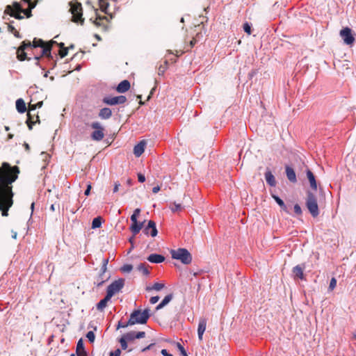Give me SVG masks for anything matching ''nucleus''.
I'll use <instances>...</instances> for the list:
<instances>
[{
  "label": "nucleus",
  "instance_id": "13d9d810",
  "mask_svg": "<svg viewBox=\"0 0 356 356\" xmlns=\"http://www.w3.org/2000/svg\"><path fill=\"white\" fill-rule=\"evenodd\" d=\"M197 42V40L193 38L191 41H190V48H193L194 47V45L196 44Z\"/></svg>",
  "mask_w": 356,
  "mask_h": 356
},
{
  "label": "nucleus",
  "instance_id": "603ef678",
  "mask_svg": "<svg viewBox=\"0 0 356 356\" xmlns=\"http://www.w3.org/2000/svg\"><path fill=\"white\" fill-rule=\"evenodd\" d=\"M159 296H153L149 299V302L151 304L154 305V304L156 303L159 301Z\"/></svg>",
  "mask_w": 356,
  "mask_h": 356
},
{
  "label": "nucleus",
  "instance_id": "2f4dec72",
  "mask_svg": "<svg viewBox=\"0 0 356 356\" xmlns=\"http://www.w3.org/2000/svg\"><path fill=\"white\" fill-rule=\"evenodd\" d=\"M103 219L101 216L95 218L92 222V228L96 229L101 227Z\"/></svg>",
  "mask_w": 356,
  "mask_h": 356
},
{
  "label": "nucleus",
  "instance_id": "f3484780",
  "mask_svg": "<svg viewBox=\"0 0 356 356\" xmlns=\"http://www.w3.org/2000/svg\"><path fill=\"white\" fill-rule=\"evenodd\" d=\"M207 327V319L204 318H201L199 321L198 328H197V334L198 338L200 341L202 340V336L204 332H205Z\"/></svg>",
  "mask_w": 356,
  "mask_h": 356
},
{
  "label": "nucleus",
  "instance_id": "1a4fd4ad",
  "mask_svg": "<svg viewBox=\"0 0 356 356\" xmlns=\"http://www.w3.org/2000/svg\"><path fill=\"white\" fill-rule=\"evenodd\" d=\"M124 285V279H118L113 282L110 285L108 286L106 289V294L110 297H113L115 293H118Z\"/></svg>",
  "mask_w": 356,
  "mask_h": 356
},
{
  "label": "nucleus",
  "instance_id": "e433bc0d",
  "mask_svg": "<svg viewBox=\"0 0 356 356\" xmlns=\"http://www.w3.org/2000/svg\"><path fill=\"white\" fill-rule=\"evenodd\" d=\"M170 209L172 212H178L183 209V207L181 204H177L175 202L170 206Z\"/></svg>",
  "mask_w": 356,
  "mask_h": 356
},
{
  "label": "nucleus",
  "instance_id": "5fc2aeb1",
  "mask_svg": "<svg viewBox=\"0 0 356 356\" xmlns=\"http://www.w3.org/2000/svg\"><path fill=\"white\" fill-rule=\"evenodd\" d=\"M120 186V184L119 182H115L113 188V193H117L119 191V187Z\"/></svg>",
  "mask_w": 356,
  "mask_h": 356
},
{
  "label": "nucleus",
  "instance_id": "f8f14e48",
  "mask_svg": "<svg viewBox=\"0 0 356 356\" xmlns=\"http://www.w3.org/2000/svg\"><path fill=\"white\" fill-rule=\"evenodd\" d=\"M131 220L132 222V224L129 229L132 232L134 235H136L142 229L143 226V222H138L137 217H136L135 215H131Z\"/></svg>",
  "mask_w": 356,
  "mask_h": 356
},
{
  "label": "nucleus",
  "instance_id": "37998d69",
  "mask_svg": "<svg viewBox=\"0 0 356 356\" xmlns=\"http://www.w3.org/2000/svg\"><path fill=\"white\" fill-rule=\"evenodd\" d=\"M68 53V48L63 47V49H60L59 51V55L61 58H64L67 55Z\"/></svg>",
  "mask_w": 356,
  "mask_h": 356
},
{
  "label": "nucleus",
  "instance_id": "b1692460",
  "mask_svg": "<svg viewBox=\"0 0 356 356\" xmlns=\"http://www.w3.org/2000/svg\"><path fill=\"white\" fill-rule=\"evenodd\" d=\"M265 179L267 184L270 186H275L276 185V180L274 175L270 170H267L265 173Z\"/></svg>",
  "mask_w": 356,
  "mask_h": 356
},
{
  "label": "nucleus",
  "instance_id": "4468645a",
  "mask_svg": "<svg viewBox=\"0 0 356 356\" xmlns=\"http://www.w3.org/2000/svg\"><path fill=\"white\" fill-rule=\"evenodd\" d=\"M305 268V264H302L300 265H297L295 267H293L292 272L296 277L299 278L300 280H305V275L303 273Z\"/></svg>",
  "mask_w": 356,
  "mask_h": 356
},
{
  "label": "nucleus",
  "instance_id": "052dcab7",
  "mask_svg": "<svg viewBox=\"0 0 356 356\" xmlns=\"http://www.w3.org/2000/svg\"><path fill=\"white\" fill-rule=\"evenodd\" d=\"M140 213V209H136L134 211V213L132 215H135L136 217H138L139 216Z\"/></svg>",
  "mask_w": 356,
  "mask_h": 356
},
{
  "label": "nucleus",
  "instance_id": "72a5a7b5",
  "mask_svg": "<svg viewBox=\"0 0 356 356\" xmlns=\"http://www.w3.org/2000/svg\"><path fill=\"white\" fill-rule=\"evenodd\" d=\"M137 269L138 271L141 272L145 275H148L149 274V271L147 269V266L144 264H140L137 266Z\"/></svg>",
  "mask_w": 356,
  "mask_h": 356
},
{
  "label": "nucleus",
  "instance_id": "a211bd4d",
  "mask_svg": "<svg viewBox=\"0 0 356 356\" xmlns=\"http://www.w3.org/2000/svg\"><path fill=\"white\" fill-rule=\"evenodd\" d=\"M285 170L288 179L292 183H296L297 181V179L294 170L291 167L286 165Z\"/></svg>",
  "mask_w": 356,
  "mask_h": 356
},
{
  "label": "nucleus",
  "instance_id": "3c124183",
  "mask_svg": "<svg viewBox=\"0 0 356 356\" xmlns=\"http://www.w3.org/2000/svg\"><path fill=\"white\" fill-rule=\"evenodd\" d=\"M145 337V332L143 331L136 332V337L137 339L144 338Z\"/></svg>",
  "mask_w": 356,
  "mask_h": 356
},
{
  "label": "nucleus",
  "instance_id": "49530a36",
  "mask_svg": "<svg viewBox=\"0 0 356 356\" xmlns=\"http://www.w3.org/2000/svg\"><path fill=\"white\" fill-rule=\"evenodd\" d=\"M129 325H133L132 324L129 323V321L127 323H122V322L120 321L118 324L117 329H119L121 327L122 328L127 327Z\"/></svg>",
  "mask_w": 356,
  "mask_h": 356
},
{
  "label": "nucleus",
  "instance_id": "f257e3e1",
  "mask_svg": "<svg viewBox=\"0 0 356 356\" xmlns=\"http://www.w3.org/2000/svg\"><path fill=\"white\" fill-rule=\"evenodd\" d=\"M20 169L8 162L0 165V211L3 216H8V210L13 204V183L18 178Z\"/></svg>",
  "mask_w": 356,
  "mask_h": 356
},
{
  "label": "nucleus",
  "instance_id": "393cba45",
  "mask_svg": "<svg viewBox=\"0 0 356 356\" xmlns=\"http://www.w3.org/2000/svg\"><path fill=\"white\" fill-rule=\"evenodd\" d=\"M76 352L78 356H86V352L85 351L83 340L81 339H79L77 343Z\"/></svg>",
  "mask_w": 356,
  "mask_h": 356
},
{
  "label": "nucleus",
  "instance_id": "09e8293b",
  "mask_svg": "<svg viewBox=\"0 0 356 356\" xmlns=\"http://www.w3.org/2000/svg\"><path fill=\"white\" fill-rule=\"evenodd\" d=\"M120 355H121V350L119 348H118L115 351H112L109 353V356H120Z\"/></svg>",
  "mask_w": 356,
  "mask_h": 356
},
{
  "label": "nucleus",
  "instance_id": "0e129e2a",
  "mask_svg": "<svg viewBox=\"0 0 356 356\" xmlns=\"http://www.w3.org/2000/svg\"><path fill=\"white\" fill-rule=\"evenodd\" d=\"M42 104H43V102L42 101L38 102V103L35 104L37 108L42 107Z\"/></svg>",
  "mask_w": 356,
  "mask_h": 356
},
{
  "label": "nucleus",
  "instance_id": "9b49d317",
  "mask_svg": "<svg viewBox=\"0 0 356 356\" xmlns=\"http://www.w3.org/2000/svg\"><path fill=\"white\" fill-rule=\"evenodd\" d=\"M127 101V98L125 96L120 95L117 97H105L102 102L110 106L117 105V104H122L125 103Z\"/></svg>",
  "mask_w": 356,
  "mask_h": 356
},
{
  "label": "nucleus",
  "instance_id": "2eb2a0df",
  "mask_svg": "<svg viewBox=\"0 0 356 356\" xmlns=\"http://www.w3.org/2000/svg\"><path fill=\"white\" fill-rule=\"evenodd\" d=\"M147 142L145 140H140L134 147V154L136 157L140 156L145 151Z\"/></svg>",
  "mask_w": 356,
  "mask_h": 356
},
{
  "label": "nucleus",
  "instance_id": "6ab92c4d",
  "mask_svg": "<svg viewBox=\"0 0 356 356\" xmlns=\"http://www.w3.org/2000/svg\"><path fill=\"white\" fill-rule=\"evenodd\" d=\"M130 83L128 80H124L121 81L117 86V91L120 93L128 91L130 88Z\"/></svg>",
  "mask_w": 356,
  "mask_h": 356
},
{
  "label": "nucleus",
  "instance_id": "5701e85b",
  "mask_svg": "<svg viewBox=\"0 0 356 356\" xmlns=\"http://www.w3.org/2000/svg\"><path fill=\"white\" fill-rule=\"evenodd\" d=\"M111 115L112 111L109 108H103L99 112V117L103 120L108 119Z\"/></svg>",
  "mask_w": 356,
  "mask_h": 356
},
{
  "label": "nucleus",
  "instance_id": "79ce46f5",
  "mask_svg": "<svg viewBox=\"0 0 356 356\" xmlns=\"http://www.w3.org/2000/svg\"><path fill=\"white\" fill-rule=\"evenodd\" d=\"M177 346L180 351L181 356H188L186 351L185 350L184 348L181 345V343H177Z\"/></svg>",
  "mask_w": 356,
  "mask_h": 356
},
{
  "label": "nucleus",
  "instance_id": "473e14b6",
  "mask_svg": "<svg viewBox=\"0 0 356 356\" xmlns=\"http://www.w3.org/2000/svg\"><path fill=\"white\" fill-rule=\"evenodd\" d=\"M95 14H96V18L93 21V23L97 27L101 26L103 24V21L107 20V18H106V17H100V16L97 15V13Z\"/></svg>",
  "mask_w": 356,
  "mask_h": 356
},
{
  "label": "nucleus",
  "instance_id": "c03bdc74",
  "mask_svg": "<svg viewBox=\"0 0 356 356\" xmlns=\"http://www.w3.org/2000/svg\"><path fill=\"white\" fill-rule=\"evenodd\" d=\"M243 30L248 35L251 34V27H250V25L248 22H246L243 24Z\"/></svg>",
  "mask_w": 356,
  "mask_h": 356
},
{
  "label": "nucleus",
  "instance_id": "c85d7f7f",
  "mask_svg": "<svg viewBox=\"0 0 356 356\" xmlns=\"http://www.w3.org/2000/svg\"><path fill=\"white\" fill-rule=\"evenodd\" d=\"M164 287H165L164 284L156 282L152 286H147L145 288V290L147 291H150L152 290L159 291H161V289H163Z\"/></svg>",
  "mask_w": 356,
  "mask_h": 356
},
{
  "label": "nucleus",
  "instance_id": "8fccbe9b",
  "mask_svg": "<svg viewBox=\"0 0 356 356\" xmlns=\"http://www.w3.org/2000/svg\"><path fill=\"white\" fill-rule=\"evenodd\" d=\"M37 108L35 104L32 103V100L29 104V112L35 111Z\"/></svg>",
  "mask_w": 356,
  "mask_h": 356
},
{
  "label": "nucleus",
  "instance_id": "7c9ffc66",
  "mask_svg": "<svg viewBox=\"0 0 356 356\" xmlns=\"http://www.w3.org/2000/svg\"><path fill=\"white\" fill-rule=\"evenodd\" d=\"M273 199L275 200V201L278 204V205L281 207V209L284 211L285 212H287L288 213V211H287V207L285 205L284 201L280 199L278 196L277 195H273Z\"/></svg>",
  "mask_w": 356,
  "mask_h": 356
},
{
  "label": "nucleus",
  "instance_id": "9d476101",
  "mask_svg": "<svg viewBox=\"0 0 356 356\" xmlns=\"http://www.w3.org/2000/svg\"><path fill=\"white\" fill-rule=\"evenodd\" d=\"M340 36L343 39V42L347 45H353L355 41L352 30L348 27H345L340 31Z\"/></svg>",
  "mask_w": 356,
  "mask_h": 356
},
{
  "label": "nucleus",
  "instance_id": "338daca9",
  "mask_svg": "<svg viewBox=\"0 0 356 356\" xmlns=\"http://www.w3.org/2000/svg\"><path fill=\"white\" fill-rule=\"evenodd\" d=\"M183 53H184L183 51H176V54H176L177 56H179L181 55Z\"/></svg>",
  "mask_w": 356,
  "mask_h": 356
},
{
  "label": "nucleus",
  "instance_id": "20e7f679",
  "mask_svg": "<svg viewBox=\"0 0 356 356\" xmlns=\"http://www.w3.org/2000/svg\"><path fill=\"white\" fill-rule=\"evenodd\" d=\"M149 316V309H145L143 311L140 309L134 310L130 315L129 323L132 325L145 324L147 323Z\"/></svg>",
  "mask_w": 356,
  "mask_h": 356
},
{
  "label": "nucleus",
  "instance_id": "423d86ee",
  "mask_svg": "<svg viewBox=\"0 0 356 356\" xmlns=\"http://www.w3.org/2000/svg\"><path fill=\"white\" fill-rule=\"evenodd\" d=\"M70 10L72 15V22L83 25L84 19L82 17L83 9L81 3L79 2H70Z\"/></svg>",
  "mask_w": 356,
  "mask_h": 356
},
{
  "label": "nucleus",
  "instance_id": "bb28decb",
  "mask_svg": "<svg viewBox=\"0 0 356 356\" xmlns=\"http://www.w3.org/2000/svg\"><path fill=\"white\" fill-rule=\"evenodd\" d=\"M99 6L101 10L107 15H111L109 10V3L106 0H99Z\"/></svg>",
  "mask_w": 356,
  "mask_h": 356
},
{
  "label": "nucleus",
  "instance_id": "e2e57ef3",
  "mask_svg": "<svg viewBox=\"0 0 356 356\" xmlns=\"http://www.w3.org/2000/svg\"><path fill=\"white\" fill-rule=\"evenodd\" d=\"M108 263V259H103V261H102V265L103 266H107Z\"/></svg>",
  "mask_w": 356,
  "mask_h": 356
},
{
  "label": "nucleus",
  "instance_id": "4be33fe9",
  "mask_svg": "<svg viewBox=\"0 0 356 356\" xmlns=\"http://www.w3.org/2000/svg\"><path fill=\"white\" fill-rule=\"evenodd\" d=\"M307 179H308V180L309 181L311 188L313 190L316 191V189H317V184H316V181L314 175L309 169L307 170Z\"/></svg>",
  "mask_w": 356,
  "mask_h": 356
},
{
  "label": "nucleus",
  "instance_id": "f704fd0d",
  "mask_svg": "<svg viewBox=\"0 0 356 356\" xmlns=\"http://www.w3.org/2000/svg\"><path fill=\"white\" fill-rule=\"evenodd\" d=\"M123 336L128 341H133L134 339H137L136 337V332H129L124 334Z\"/></svg>",
  "mask_w": 356,
  "mask_h": 356
},
{
  "label": "nucleus",
  "instance_id": "680f3d73",
  "mask_svg": "<svg viewBox=\"0 0 356 356\" xmlns=\"http://www.w3.org/2000/svg\"><path fill=\"white\" fill-rule=\"evenodd\" d=\"M153 345H154L153 343L149 344L148 346H147V347L144 348L142 350V351H143V352H145V351H147V350H149V349H150V348H151Z\"/></svg>",
  "mask_w": 356,
  "mask_h": 356
},
{
  "label": "nucleus",
  "instance_id": "6e6d98bb",
  "mask_svg": "<svg viewBox=\"0 0 356 356\" xmlns=\"http://www.w3.org/2000/svg\"><path fill=\"white\" fill-rule=\"evenodd\" d=\"M91 185L90 184H88V186H87V188L86 190L85 191V195H90V190H91Z\"/></svg>",
  "mask_w": 356,
  "mask_h": 356
},
{
  "label": "nucleus",
  "instance_id": "58836bf2",
  "mask_svg": "<svg viewBox=\"0 0 356 356\" xmlns=\"http://www.w3.org/2000/svg\"><path fill=\"white\" fill-rule=\"evenodd\" d=\"M119 342L120 343L121 347L122 350H126L128 347L127 342L128 341L122 336Z\"/></svg>",
  "mask_w": 356,
  "mask_h": 356
},
{
  "label": "nucleus",
  "instance_id": "39448f33",
  "mask_svg": "<svg viewBox=\"0 0 356 356\" xmlns=\"http://www.w3.org/2000/svg\"><path fill=\"white\" fill-rule=\"evenodd\" d=\"M172 258L181 261L184 264H189L192 261V256L188 250L179 248L170 252Z\"/></svg>",
  "mask_w": 356,
  "mask_h": 356
},
{
  "label": "nucleus",
  "instance_id": "de8ad7c7",
  "mask_svg": "<svg viewBox=\"0 0 356 356\" xmlns=\"http://www.w3.org/2000/svg\"><path fill=\"white\" fill-rule=\"evenodd\" d=\"M167 64H168V62L165 61V66L161 65L159 67V75L163 74L165 72Z\"/></svg>",
  "mask_w": 356,
  "mask_h": 356
},
{
  "label": "nucleus",
  "instance_id": "6e6552de",
  "mask_svg": "<svg viewBox=\"0 0 356 356\" xmlns=\"http://www.w3.org/2000/svg\"><path fill=\"white\" fill-rule=\"evenodd\" d=\"M91 128L94 129V131L91 134V139L95 141L102 140L104 136V128L99 122H93L90 125Z\"/></svg>",
  "mask_w": 356,
  "mask_h": 356
},
{
  "label": "nucleus",
  "instance_id": "f03ea898",
  "mask_svg": "<svg viewBox=\"0 0 356 356\" xmlns=\"http://www.w3.org/2000/svg\"><path fill=\"white\" fill-rule=\"evenodd\" d=\"M54 44H56V42L51 40L46 43L42 39L36 38L33 39L32 42L29 40H24L22 42L20 46L17 49V58L20 61L26 60H30L31 58L27 56L28 53L26 52V50L29 51V50H33L37 47H41L42 50H40V53L35 54L34 56V59L37 61V65H38V61L42 57H51V51Z\"/></svg>",
  "mask_w": 356,
  "mask_h": 356
},
{
  "label": "nucleus",
  "instance_id": "cd10ccee",
  "mask_svg": "<svg viewBox=\"0 0 356 356\" xmlns=\"http://www.w3.org/2000/svg\"><path fill=\"white\" fill-rule=\"evenodd\" d=\"M172 299V294L167 295L163 300L156 307V310H159L168 304Z\"/></svg>",
  "mask_w": 356,
  "mask_h": 356
},
{
  "label": "nucleus",
  "instance_id": "bf43d9fd",
  "mask_svg": "<svg viewBox=\"0 0 356 356\" xmlns=\"http://www.w3.org/2000/svg\"><path fill=\"white\" fill-rule=\"evenodd\" d=\"M161 188L159 186H154L153 188H152V192L154 193H157L159 191H160Z\"/></svg>",
  "mask_w": 356,
  "mask_h": 356
},
{
  "label": "nucleus",
  "instance_id": "4c0bfd02",
  "mask_svg": "<svg viewBox=\"0 0 356 356\" xmlns=\"http://www.w3.org/2000/svg\"><path fill=\"white\" fill-rule=\"evenodd\" d=\"M133 269V266L131 264H124L120 268V270L122 273H130Z\"/></svg>",
  "mask_w": 356,
  "mask_h": 356
},
{
  "label": "nucleus",
  "instance_id": "864d4df0",
  "mask_svg": "<svg viewBox=\"0 0 356 356\" xmlns=\"http://www.w3.org/2000/svg\"><path fill=\"white\" fill-rule=\"evenodd\" d=\"M138 181L140 182V183H143L145 181V175L139 173L138 175Z\"/></svg>",
  "mask_w": 356,
  "mask_h": 356
},
{
  "label": "nucleus",
  "instance_id": "69168bd1",
  "mask_svg": "<svg viewBox=\"0 0 356 356\" xmlns=\"http://www.w3.org/2000/svg\"><path fill=\"white\" fill-rule=\"evenodd\" d=\"M50 210L51 211H54L56 210V208H55V204H51V207H50Z\"/></svg>",
  "mask_w": 356,
  "mask_h": 356
},
{
  "label": "nucleus",
  "instance_id": "aec40b11",
  "mask_svg": "<svg viewBox=\"0 0 356 356\" xmlns=\"http://www.w3.org/2000/svg\"><path fill=\"white\" fill-rule=\"evenodd\" d=\"M149 262L154 264H160L165 260V257L161 254H152L147 259Z\"/></svg>",
  "mask_w": 356,
  "mask_h": 356
},
{
  "label": "nucleus",
  "instance_id": "dca6fc26",
  "mask_svg": "<svg viewBox=\"0 0 356 356\" xmlns=\"http://www.w3.org/2000/svg\"><path fill=\"white\" fill-rule=\"evenodd\" d=\"M36 122L40 123V118L38 115L32 114L31 112H28L26 124L29 129L31 130L33 128V125Z\"/></svg>",
  "mask_w": 356,
  "mask_h": 356
},
{
  "label": "nucleus",
  "instance_id": "4d7b16f0",
  "mask_svg": "<svg viewBox=\"0 0 356 356\" xmlns=\"http://www.w3.org/2000/svg\"><path fill=\"white\" fill-rule=\"evenodd\" d=\"M161 353L163 356H173L172 355H171V354L168 353V351H167L165 349H163V350H161Z\"/></svg>",
  "mask_w": 356,
  "mask_h": 356
},
{
  "label": "nucleus",
  "instance_id": "c9c22d12",
  "mask_svg": "<svg viewBox=\"0 0 356 356\" xmlns=\"http://www.w3.org/2000/svg\"><path fill=\"white\" fill-rule=\"evenodd\" d=\"M8 29L10 32H11L16 38H21L22 36L19 34V31L11 24H9L8 26Z\"/></svg>",
  "mask_w": 356,
  "mask_h": 356
},
{
  "label": "nucleus",
  "instance_id": "c756f323",
  "mask_svg": "<svg viewBox=\"0 0 356 356\" xmlns=\"http://www.w3.org/2000/svg\"><path fill=\"white\" fill-rule=\"evenodd\" d=\"M107 270V266H102V268H101V273L99 275V278L97 280V286H101L104 282H105V280L104 278V273H106Z\"/></svg>",
  "mask_w": 356,
  "mask_h": 356
},
{
  "label": "nucleus",
  "instance_id": "a878e982",
  "mask_svg": "<svg viewBox=\"0 0 356 356\" xmlns=\"http://www.w3.org/2000/svg\"><path fill=\"white\" fill-rule=\"evenodd\" d=\"M16 109L20 113H24L26 111V106L22 99H18L16 101Z\"/></svg>",
  "mask_w": 356,
  "mask_h": 356
},
{
  "label": "nucleus",
  "instance_id": "774afa93",
  "mask_svg": "<svg viewBox=\"0 0 356 356\" xmlns=\"http://www.w3.org/2000/svg\"><path fill=\"white\" fill-rule=\"evenodd\" d=\"M58 45L59 46V47L60 49H63V47H65L64 43H63V42H60V43L58 44Z\"/></svg>",
  "mask_w": 356,
  "mask_h": 356
},
{
  "label": "nucleus",
  "instance_id": "a18cd8bd",
  "mask_svg": "<svg viewBox=\"0 0 356 356\" xmlns=\"http://www.w3.org/2000/svg\"><path fill=\"white\" fill-rule=\"evenodd\" d=\"M294 212L299 216L302 214V211L299 204H296L294 205Z\"/></svg>",
  "mask_w": 356,
  "mask_h": 356
},
{
  "label": "nucleus",
  "instance_id": "a19ab883",
  "mask_svg": "<svg viewBox=\"0 0 356 356\" xmlns=\"http://www.w3.org/2000/svg\"><path fill=\"white\" fill-rule=\"evenodd\" d=\"M337 286V280L334 277H332L330 280L329 285V290L332 291Z\"/></svg>",
  "mask_w": 356,
  "mask_h": 356
},
{
  "label": "nucleus",
  "instance_id": "ddd939ff",
  "mask_svg": "<svg viewBox=\"0 0 356 356\" xmlns=\"http://www.w3.org/2000/svg\"><path fill=\"white\" fill-rule=\"evenodd\" d=\"M143 232L147 235L150 234L152 237L156 236L158 232L154 221L149 220L147 225L145 227Z\"/></svg>",
  "mask_w": 356,
  "mask_h": 356
},
{
  "label": "nucleus",
  "instance_id": "7ed1b4c3",
  "mask_svg": "<svg viewBox=\"0 0 356 356\" xmlns=\"http://www.w3.org/2000/svg\"><path fill=\"white\" fill-rule=\"evenodd\" d=\"M39 0H21L20 2L14 1L12 5H8L5 8L4 13L17 19H22L24 13L27 18L32 16L31 10L33 9Z\"/></svg>",
  "mask_w": 356,
  "mask_h": 356
},
{
  "label": "nucleus",
  "instance_id": "0eeeda50",
  "mask_svg": "<svg viewBox=\"0 0 356 356\" xmlns=\"http://www.w3.org/2000/svg\"><path fill=\"white\" fill-rule=\"evenodd\" d=\"M306 207L314 218L318 216L319 210L316 197L310 191L307 193Z\"/></svg>",
  "mask_w": 356,
  "mask_h": 356
},
{
  "label": "nucleus",
  "instance_id": "412c9836",
  "mask_svg": "<svg viewBox=\"0 0 356 356\" xmlns=\"http://www.w3.org/2000/svg\"><path fill=\"white\" fill-rule=\"evenodd\" d=\"M111 299V297H110L108 295H106L104 298L101 300L97 304V310L100 312H103L104 309L106 307L108 301Z\"/></svg>",
  "mask_w": 356,
  "mask_h": 356
},
{
  "label": "nucleus",
  "instance_id": "ea45409f",
  "mask_svg": "<svg viewBox=\"0 0 356 356\" xmlns=\"http://www.w3.org/2000/svg\"><path fill=\"white\" fill-rule=\"evenodd\" d=\"M86 337L88 338V341L91 343L94 342L95 336L92 331H89L87 334Z\"/></svg>",
  "mask_w": 356,
  "mask_h": 356
}]
</instances>
